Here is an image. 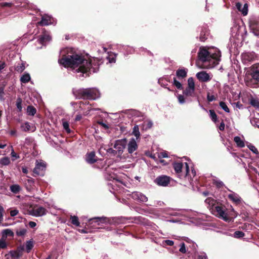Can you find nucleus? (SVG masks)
<instances>
[{
  "mask_svg": "<svg viewBox=\"0 0 259 259\" xmlns=\"http://www.w3.org/2000/svg\"><path fill=\"white\" fill-rule=\"evenodd\" d=\"M58 63L65 68L76 69L77 72L87 73L88 76L92 72H96V68L93 66L96 65L92 63L91 59H86L81 54L76 53L72 49L63 55L61 58L58 60Z\"/></svg>",
  "mask_w": 259,
  "mask_h": 259,
  "instance_id": "1",
  "label": "nucleus"
},
{
  "mask_svg": "<svg viewBox=\"0 0 259 259\" xmlns=\"http://www.w3.org/2000/svg\"><path fill=\"white\" fill-rule=\"evenodd\" d=\"M245 84L250 88L259 87V64L252 65L246 72L244 77Z\"/></svg>",
  "mask_w": 259,
  "mask_h": 259,
  "instance_id": "2",
  "label": "nucleus"
},
{
  "mask_svg": "<svg viewBox=\"0 0 259 259\" xmlns=\"http://www.w3.org/2000/svg\"><path fill=\"white\" fill-rule=\"evenodd\" d=\"M73 94L78 99L95 100L99 97V92L95 88L73 90Z\"/></svg>",
  "mask_w": 259,
  "mask_h": 259,
  "instance_id": "3",
  "label": "nucleus"
},
{
  "mask_svg": "<svg viewBox=\"0 0 259 259\" xmlns=\"http://www.w3.org/2000/svg\"><path fill=\"white\" fill-rule=\"evenodd\" d=\"M173 168L176 174L180 179L191 178L189 175V167L187 162L182 163L181 162H174L172 164Z\"/></svg>",
  "mask_w": 259,
  "mask_h": 259,
  "instance_id": "4",
  "label": "nucleus"
},
{
  "mask_svg": "<svg viewBox=\"0 0 259 259\" xmlns=\"http://www.w3.org/2000/svg\"><path fill=\"white\" fill-rule=\"evenodd\" d=\"M221 57V55L214 54L211 55L210 53L205 49L203 48H200L198 53V57L199 60L202 62L203 63H206L208 62L209 65H211V62L214 63V60H218L219 58Z\"/></svg>",
  "mask_w": 259,
  "mask_h": 259,
  "instance_id": "5",
  "label": "nucleus"
},
{
  "mask_svg": "<svg viewBox=\"0 0 259 259\" xmlns=\"http://www.w3.org/2000/svg\"><path fill=\"white\" fill-rule=\"evenodd\" d=\"M121 219L118 218H113L109 219L106 217H96L89 220L88 223L92 225L93 223H97L98 225H100L101 223L109 224L110 225H115L120 223Z\"/></svg>",
  "mask_w": 259,
  "mask_h": 259,
  "instance_id": "6",
  "label": "nucleus"
},
{
  "mask_svg": "<svg viewBox=\"0 0 259 259\" xmlns=\"http://www.w3.org/2000/svg\"><path fill=\"white\" fill-rule=\"evenodd\" d=\"M249 28L256 36H259V17H252L249 21Z\"/></svg>",
  "mask_w": 259,
  "mask_h": 259,
  "instance_id": "7",
  "label": "nucleus"
},
{
  "mask_svg": "<svg viewBox=\"0 0 259 259\" xmlns=\"http://www.w3.org/2000/svg\"><path fill=\"white\" fill-rule=\"evenodd\" d=\"M171 180H172V179L169 176L161 175L155 179L154 182L159 186L167 187Z\"/></svg>",
  "mask_w": 259,
  "mask_h": 259,
  "instance_id": "8",
  "label": "nucleus"
},
{
  "mask_svg": "<svg viewBox=\"0 0 259 259\" xmlns=\"http://www.w3.org/2000/svg\"><path fill=\"white\" fill-rule=\"evenodd\" d=\"M126 145V140L125 139L118 140L115 141L114 145V148L117 152V155L120 156L123 153V149Z\"/></svg>",
  "mask_w": 259,
  "mask_h": 259,
  "instance_id": "9",
  "label": "nucleus"
},
{
  "mask_svg": "<svg viewBox=\"0 0 259 259\" xmlns=\"http://www.w3.org/2000/svg\"><path fill=\"white\" fill-rule=\"evenodd\" d=\"M255 57L254 52H245L241 54V61L244 64H247L254 61Z\"/></svg>",
  "mask_w": 259,
  "mask_h": 259,
  "instance_id": "10",
  "label": "nucleus"
},
{
  "mask_svg": "<svg viewBox=\"0 0 259 259\" xmlns=\"http://www.w3.org/2000/svg\"><path fill=\"white\" fill-rule=\"evenodd\" d=\"M28 213L30 215L39 217L42 216L46 214L47 209L42 206L38 207L37 208H31L30 209L28 210Z\"/></svg>",
  "mask_w": 259,
  "mask_h": 259,
  "instance_id": "11",
  "label": "nucleus"
},
{
  "mask_svg": "<svg viewBox=\"0 0 259 259\" xmlns=\"http://www.w3.org/2000/svg\"><path fill=\"white\" fill-rule=\"evenodd\" d=\"M216 212L215 215L219 217L223 218L224 220H227L228 217L225 213V207L222 204H217L214 206V210Z\"/></svg>",
  "mask_w": 259,
  "mask_h": 259,
  "instance_id": "12",
  "label": "nucleus"
},
{
  "mask_svg": "<svg viewBox=\"0 0 259 259\" xmlns=\"http://www.w3.org/2000/svg\"><path fill=\"white\" fill-rule=\"evenodd\" d=\"M130 196L135 200L140 202H145L148 201V198L140 192L135 191L130 194Z\"/></svg>",
  "mask_w": 259,
  "mask_h": 259,
  "instance_id": "13",
  "label": "nucleus"
},
{
  "mask_svg": "<svg viewBox=\"0 0 259 259\" xmlns=\"http://www.w3.org/2000/svg\"><path fill=\"white\" fill-rule=\"evenodd\" d=\"M45 169L46 164L44 162H38L37 161L35 167L33 170V176L44 175Z\"/></svg>",
  "mask_w": 259,
  "mask_h": 259,
  "instance_id": "14",
  "label": "nucleus"
},
{
  "mask_svg": "<svg viewBox=\"0 0 259 259\" xmlns=\"http://www.w3.org/2000/svg\"><path fill=\"white\" fill-rule=\"evenodd\" d=\"M24 251V246L20 245L17 247L15 250H11L10 252V254L13 259H18L21 257L23 254Z\"/></svg>",
  "mask_w": 259,
  "mask_h": 259,
  "instance_id": "15",
  "label": "nucleus"
},
{
  "mask_svg": "<svg viewBox=\"0 0 259 259\" xmlns=\"http://www.w3.org/2000/svg\"><path fill=\"white\" fill-rule=\"evenodd\" d=\"M196 77L201 82H207L211 79L209 75L204 71L198 72L196 74Z\"/></svg>",
  "mask_w": 259,
  "mask_h": 259,
  "instance_id": "16",
  "label": "nucleus"
},
{
  "mask_svg": "<svg viewBox=\"0 0 259 259\" xmlns=\"http://www.w3.org/2000/svg\"><path fill=\"white\" fill-rule=\"evenodd\" d=\"M138 149V144L134 138H132L127 144V151L130 154L133 153Z\"/></svg>",
  "mask_w": 259,
  "mask_h": 259,
  "instance_id": "17",
  "label": "nucleus"
},
{
  "mask_svg": "<svg viewBox=\"0 0 259 259\" xmlns=\"http://www.w3.org/2000/svg\"><path fill=\"white\" fill-rule=\"evenodd\" d=\"M87 162L89 164H94L97 161V158L96 156L95 152L92 151L86 154L85 158Z\"/></svg>",
  "mask_w": 259,
  "mask_h": 259,
  "instance_id": "18",
  "label": "nucleus"
},
{
  "mask_svg": "<svg viewBox=\"0 0 259 259\" xmlns=\"http://www.w3.org/2000/svg\"><path fill=\"white\" fill-rule=\"evenodd\" d=\"M236 7L238 10L242 13L243 16H245L248 13V5L245 4L243 6L240 3H237Z\"/></svg>",
  "mask_w": 259,
  "mask_h": 259,
  "instance_id": "19",
  "label": "nucleus"
},
{
  "mask_svg": "<svg viewBox=\"0 0 259 259\" xmlns=\"http://www.w3.org/2000/svg\"><path fill=\"white\" fill-rule=\"evenodd\" d=\"M228 198L235 204H238L241 202V198L236 193H233L228 195Z\"/></svg>",
  "mask_w": 259,
  "mask_h": 259,
  "instance_id": "20",
  "label": "nucleus"
},
{
  "mask_svg": "<svg viewBox=\"0 0 259 259\" xmlns=\"http://www.w3.org/2000/svg\"><path fill=\"white\" fill-rule=\"evenodd\" d=\"M187 72L186 68H179L176 71V76L179 79L185 78L187 75Z\"/></svg>",
  "mask_w": 259,
  "mask_h": 259,
  "instance_id": "21",
  "label": "nucleus"
},
{
  "mask_svg": "<svg viewBox=\"0 0 259 259\" xmlns=\"http://www.w3.org/2000/svg\"><path fill=\"white\" fill-rule=\"evenodd\" d=\"M51 39V37L50 36V35L46 33H44L39 36L38 40L40 44L45 45L46 44L47 42L50 41Z\"/></svg>",
  "mask_w": 259,
  "mask_h": 259,
  "instance_id": "22",
  "label": "nucleus"
},
{
  "mask_svg": "<svg viewBox=\"0 0 259 259\" xmlns=\"http://www.w3.org/2000/svg\"><path fill=\"white\" fill-rule=\"evenodd\" d=\"M52 19V17L48 15H45L41 17V20L38 22V24L41 26L48 25L51 23Z\"/></svg>",
  "mask_w": 259,
  "mask_h": 259,
  "instance_id": "23",
  "label": "nucleus"
},
{
  "mask_svg": "<svg viewBox=\"0 0 259 259\" xmlns=\"http://www.w3.org/2000/svg\"><path fill=\"white\" fill-rule=\"evenodd\" d=\"M208 34L209 32L207 28L202 27L200 33L199 40L201 41H205L207 38V36H208Z\"/></svg>",
  "mask_w": 259,
  "mask_h": 259,
  "instance_id": "24",
  "label": "nucleus"
},
{
  "mask_svg": "<svg viewBox=\"0 0 259 259\" xmlns=\"http://www.w3.org/2000/svg\"><path fill=\"white\" fill-rule=\"evenodd\" d=\"M183 94L186 97H194L195 95V90L187 87L185 90H183Z\"/></svg>",
  "mask_w": 259,
  "mask_h": 259,
  "instance_id": "25",
  "label": "nucleus"
},
{
  "mask_svg": "<svg viewBox=\"0 0 259 259\" xmlns=\"http://www.w3.org/2000/svg\"><path fill=\"white\" fill-rule=\"evenodd\" d=\"M10 191L14 194H18L21 190V187L18 184L12 185L10 187Z\"/></svg>",
  "mask_w": 259,
  "mask_h": 259,
  "instance_id": "26",
  "label": "nucleus"
},
{
  "mask_svg": "<svg viewBox=\"0 0 259 259\" xmlns=\"http://www.w3.org/2000/svg\"><path fill=\"white\" fill-rule=\"evenodd\" d=\"M27 114L30 116H34L36 113V108L32 105H29L27 107Z\"/></svg>",
  "mask_w": 259,
  "mask_h": 259,
  "instance_id": "27",
  "label": "nucleus"
},
{
  "mask_svg": "<svg viewBox=\"0 0 259 259\" xmlns=\"http://www.w3.org/2000/svg\"><path fill=\"white\" fill-rule=\"evenodd\" d=\"M234 141L237 144V147L243 148L245 147V143L243 141L241 140L240 137L238 136L235 137L234 138Z\"/></svg>",
  "mask_w": 259,
  "mask_h": 259,
  "instance_id": "28",
  "label": "nucleus"
},
{
  "mask_svg": "<svg viewBox=\"0 0 259 259\" xmlns=\"http://www.w3.org/2000/svg\"><path fill=\"white\" fill-rule=\"evenodd\" d=\"M34 246L33 241L31 239L26 242V251L27 253H29Z\"/></svg>",
  "mask_w": 259,
  "mask_h": 259,
  "instance_id": "29",
  "label": "nucleus"
},
{
  "mask_svg": "<svg viewBox=\"0 0 259 259\" xmlns=\"http://www.w3.org/2000/svg\"><path fill=\"white\" fill-rule=\"evenodd\" d=\"M30 80V76L29 73H24L21 77L20 81L21 82L26 83Z\"/></svg>",
  "mask_w": 259,
  "mask_h": 259,
  "instance_id": "30",
  "label": "nucleus"
},
{
  "mask_svg": "<svg viewBox=\"0 0 259 259\" xmlns=\"http://www.w3.org/2000/svg\"><path fill=\"white\" fill-rule=\"evenodd\" d=\"M205 202L207 204H208L210 206H211L212 207H214L216 204H219V203H218L215 200L210 197L206 199L205 200Z\"/></svg>",
  "mask_w": 259,
  "mask_h": 259,
  "instance_id": "31",
  "label": "nucleus"
},
{
  "mask_svg": "<svg viewBox=\"0 0 259 259\" xmlns=\"http://www.w3.org/2000/svg\"><path fill=\"white\" fill-rule=\"evenodd\" d=\"M70 221H71V223L76 226H80V222H79V220H78V218L77 216H75V215H73V216H71L70 217Z\"/></svg>",
  "mask_w": 259,
  "mask_h": 259,
  "instance_id": "32",
  "label": "nucleus"
},
{
  "mask_svg": "<svg viewBox=\"0 0 259 259\" xmlns=\"http://www.w3.org/2000/svg\"><path fill=\"white\" fill-rule=\"evenodd\" d=\"M10 163V160L8 157H4L0 159V164L2 165H8Z\"/></svg>",
  "mask_w": 259,
  "mask_h": 259,
  "instance_id": "33",
  "label": "nucleus"
},
{
  "mask_svg": "<svg viewBox=\"0 0 259 259\" xmlns=\"http://www.w3.org/2000/svg\"><path fill=\"white\" fill-rule=\"evenodd\" d=\"M25 67L23 63H18L15 67V70L18 72L21 73L25 69Z\"/></svg>",
  "mask_w": 259,
  "mask_h": 259,
  "instance_id": "34",
  "label": "nucleus"
},
{
  "mask_svg": "<svg viewBox=\"0 0 259 259\" xmlns=\"http://www.w3.org/2000/svg\"><path fill=\"white\" fill-rule=\"evenodd\" d=\"M143 127L145 130L151 128L153 126V122L150 120H147L144 122Z\"/></svg>",
  "mask_w": 259,
  "mask_h": 259,
  "instance_id": "35",
  "label": "nucleus"
},
{
  "mask_svg": "<svg viewBox=\"0 0 259 259\" xmlns=\"http://www.w3.org/2000/svg\"><path fill=\"white\" fill-rule=\"evenodd\" d=\"M133 134L136 137L137 140L140 138V133L138 125H135L133 128Z\"/></svg>",
  "mask_w": 259,
  "mask_h": 259,
  "instance_id": "36",
  "label": "nucleus"
},
{
  "mask_svg": "<svg viewBox=\"0 0 259 259\" xmlns=\"http://www.w3.org/2000/svg\"><path fill=\"white\" fill-rule=\"evenodd\" d=\"M2 233L7 237H13L14 236V233L12 231H11V230L10 229H5V230H4L2 232Z\"/></svg>",
  "mask_w": 259,
  "mask_h": 259,
  "instance_id": "37",
  "label": "nucleus"
},
{
  "mask_svg": "<svg viewBox=\"0 0 259 259\" xmlns=\"http://www.w3.org/2000/svg\"><path fill=\"white\" fill-rule=\"evenodd\" d=\"M5 85L4 84L0 85V100L2 101H4L5 100Z\"/></svg>",
  "mask_w": 259,
  "mask_h": 259,
  "instance_id": "38",
  "label": "nucleus"
},
{
  "mask_svg": "<svg viewBox=\"0 0 259 259\" xmlns=\"http://www.w3.org/2000/svg\"><path fill=\"white\" fill-rule=\"evenodd\" d=\"M27 230L25 229H17L16 234L18 236H23L26 233Z\"/></svg>",
  "mask_w": 259,
  "mask_h": 259,
  "instance_id": "39",
  "label": "nucleus"
},
{
  "mask_svg": "<svg viewBox=\"0 0 259 259\" xmlns=\"http://www.w3.org/2000/svg\"><path fill=\"white\" fill-rule=\"evenodd\" d=\"M188 87L195 90V82L193 77H189L188 79Z\"/></svg>",
  "mask_w": 259,
  "mask_h": 259,
  "instance_id": "40",
  "label": "nucleus"
},
{
  "mask_svg": "<svg viewBox=\"0 0 259 259\" xmlns=\"http://www.w3.org/2000/svg\"><path fill=\"white\" fill-rule=\"evenodd\" d=\"M210 117L211 120L215 122L217 120L218 116L213 110H209Z\"/></svg>",
  "mask_w": 259,
  "mask_h": 259,
  "instance_id": "41",
  "label": "nucleus"
},
{
  "mask_svg": "<svg viewBox=\"0 0 259 259\" xmlns=\"http://www.w3.org/2000/svg\"><path fill=\"white\" fill-rule=\"evenodd\" d=\"M22 99L20 98H18L17 99V101H16V106H17V108L18 109V111L19 112L22 111Z\"/></svg>",
  "mask_w": 259,
  "mask_h": 259,
  "instance_id": "42",
  "label": "nucleus"
},
{
  "mask_svg": "<svg viewBox=\"0 0 259 259\" xmlns=\"http://www.w3.org/2000/svg\"><path fill=\"white\" fill-rule=\"evenodd\" d=\"M173 84L176 86V87L178 90H183V88L181 83H180L179 81L177 80L176 78H174Z\"/></svg>",
  "mask_w": 259,
  "mask_h": 259,
  "instance_id": "43",
  "label": "nucleus"
},
{
  "mask_svg": "<svg viewBox=\"0 0 259 259\" xmlns=\"http://www.w3.org/2000/svg\"><path fill=\"white\" fill-rule=\"evenodd\" d=\"M245 236L244 232L242 231H237L234 233V237L236 238H241Z\"/></svg>",
  "mask_w": 259,
  "mask_h": 259,
  "instance_id": "44",
  "label": "nucleus"
},
{
  "mask_svg": "<svg viewBox=\"0 0 259 259\" xmlns=\"http://www.w3.org/2000/svg\"><path fill=\"white\" fill-rule=\"evenodd\" d=\"M219 105L220 106V107L225 111H226V112H228L229 113L230 112V109L228 107V106H227L226 104L223 102V101H221L219 103Z\"/></svg>",
  "mask_w": 259,
  "mask_h": 259,
  "instance_id": "45",
  "label": "nucleus"
},
{
  "mask_svg": "<svg viewBox=\"0 0 259 259\" xmlns=\"http://www.w3.org/2000/svg\"><path fill=\"white\" fill-rule=\"evenodd\" d=\"M88 104V101H85L84 102L80 101L79 103V108L80 110L84 111L86 110L85 106L86 105Z\"/></svg>",
  "mask_w": 259,
  "mask_h": 259,
  "instance_id": "46",
  "label": "nucleus"
},
{
  "mask_svg": "<svg viewBox=\"0 0 259 259\" xmlns=\"http://www.w3.org/2000/svg\"><path fill=\"white\" fill-rule=\"evenodd\" d=\"M248 148L251 150L253 153L255 154H258L259 152L257 149L255 148L254 146L252 145L251 144H249V145H247Z\"/></svg>",
  "mask_w": 259,
  "mask_h": 259,
  "instance_id": "47",
  "label": "nucleus"
},
{
  "mask_svg": "<svg viewBox=\"0 0 259 259\" xmlns=\"http://www.w3.org/2000/svg\"><path fill=\"white\" fill-rule=\"evenodd\" d=\"M86 110L83 112V114L84 115H87L90 113V112L92 110L91 105L90 104L89 102L88 101V104L86 105L85 106Z\"/></svg>",
  "mask_w": 259,
  "mask_h": 259,
  "instance_id": "48",
  "label": "nucleus"
},
{
  "mask_svg": "<svg viewBox=\"0 0 259 259\" xmlns=\"http://www.w3.org/2000/svg\"><path fill=\"white\" fill-rule=\"evenodd\" d=\"M63 126L64 129L67 132V133H70V129L69 128V123L67 121L63 122Z\"/></svg>",
  "mask_w": 259,
  "mask_h": 259,
  "instance_id": "49",
  "label": "nucleus"
},
{
  "mask_svg": "<svg viewBox=\"0 0 259 259\" xmlns=\"http://www.w3.org/2000/svg\"><path fill=\"white\" fill-rule=\"evenodd\" d=\"M11 155L12 156V161H14L16 159L20 158L19 155L15 152L14 149H12L11 153Z\"/></svg>",
  "mask_w": 259,
  "mask_h": 259,
  "instance_id": "50",
  "label": "nucleus"
},
{
  "mask_svg": "<svg viewBox=\"0 0 259 259\" xmlns=\"http://www.w3.org/2000/svg\"><path fill=\"white\" fill-rule=\"evenodd\" d=\"M251 105L254 107H259V101L257 100L252 99L250 101Z\"/></svg>",
  "mask_w": 259,
  "mask_h": 259,
  "instance_id": "51",
  "label": "nucleus"
},
{
  "mask_svg": "<svg viewBox=\"0 0 259 259\" xmlns=\"http://www.w3.org/2000/svg\"><path fill=\"white\" fill-rule=\"evenodd\" d=\"M184 95H179L178 96V99L180 104H184L185 103V98Z\"/></svg>",
  "mask_w": 259,
  "mask_h": 259,
  "instance_id": "52",
  "label": "nucleus"
},
{
  "mask_svg": "<svg viewBox=\"0 0 259 259\" xmlns=\"http://www.w3.org/2000/svg\"><path fill=\"white\" fill-rule=\"evenodd\" d=\"M2 7H11L13 6V4L11 3L3 2L0 3Z\"/></svg>",
  "mask_w": 259,
  "mask_h": 259,
  "instance_id": "53",
  "label": "nucleus"
},
{
  "mask_svg": "<svg viewBox=\"0 0 259 259\" xmlns=\"http://www.w3.org/2000/svg\"><path fill=\"white\" fill-rule=\"evenodd\" d=\"M207 100L208 102H211L212 101L215 100L216 98L214 95H211L209 93H208L207 95Z\"/></svg>",
  "mask_w": 259,
  "mask_h": 259,
  "instance_id": "54",
  "label": "nucleus"
},
{
  "mask_svg": "<svg viewBox=\"0 0 259 259\" xmlns=\"http://www.w3.org/2000/svg\"><path fill=\"white\" fill-rule=\"evenodd\" d=\"M181 247L179 249V251L182 252V253H186V247H185V244L184 242H182L181 243Z\"/></svg>",
  "mask_w": 259,
  "mask_h": 259,
  "instance_id": "55",
  "label": "nucleus"
},
{
  "mask_svg": "<svg viewBox=\"0 0 259 259\" xmlns=\"http://www.w3.org/2000/svg\"><path fill=\"white\" fill-rule=\"evenodd\" d=\"M107 152L111 154H112L113 156H115L116 155H117V152H116L115 150L113 149L112 148H108L106 150Z\"/></svg>",
  "mask_w": 259,
  "mask_h": 259,
  "instance_id": "56",
  "label": "nucleus"
},
{
  "mask_svg": "<svg viewBox=\"0 0 259 259\" xmlns=\"http://www.w3.org/2000/svg\"><path fill=\"white\" fill-rule=\"evenodd\" d=\"M7 247V244L6 241L0 240V248L5 249Z\"/></svg>",
  "mask_w": 259,
  "mask_h": 259,
  "instance_id": "57",
  "label": "nucleus"
},
{
  "mask_svg": "<svg viewBox=\"0 0 259 259\" xmlns=\"http://www.w3.org/2000/svg\"><path fill=\"white\" fill-rule=\"evenodd\" d=\"M158 157L160 158L168 157L167 153L166 152H160L159 154Z\"/></svg>",
  "mask_w": 259,
  "mask_h": 259,
  "instance_id": "58",
  "label": "nucleus"
},
{
  "mask_svg": "<svg viewBox=\"0 0 259 259\" xmlns=\"http://www.w3.org/2000/svg\"><path fill=\"white\" fill-rule=\"evenodd\" d=\"M19 213V211L17 209H14V210H12L11 211H10V215L12 217H15L16 215H17Z\"/></svg>",
  "mask_w": 259,
  "mask_h": 259,
  "instance_id": "59",
  "label": "nucleus"
},
{
  "mask_svg": "<svg viewBox=\"0 0 259 259\" xmlns=\"http://www.w3.org/2000/svg\"><path fill=\"white\" fill-rule=\"evenodd\" d=\"M164 242L166 245L168 246H172L174 244V242L170 240H165Z\"/></svg>",
  "mask_w": 259,
  "mask_h": 259,
  "instance_id": "60",
  "label": "nucleus"
},
{
  "mask_svg": "<svg viewBox=\"0 0 259 259\" xmlns=\"http://www.w3.org/2000/svg\"><path fill=\"white\" fill-rule=\"evenodd\" d=\"M4 211V208L2 206L0 205V222H1L3 220V212Z\"/></svg>",
  "mask_w": 259,
  "mask_h": 259,
  "instance_id": "61",
  "label": "nucleus"
},
{
  "mask_svg": "<svg viewBox=\"0 0 259 259\" xmlns=\"http://www.w3.org/2000/svg\"><path fill=\"white\" fill-rule=\"evenodd\" d=\"M98 123L106 130H107L109 128V126L104 123L103 121H99L98 122Z\"/></svg>",
  "mask_w": 259,
  "mask_h": 259,
  "instance_id": "62",
  "label": "nucleus"
},
{
  "mask_svg": "<svg viewBox=\"0 0 259 259\" xmlns=\"http://www.w3.org/2000/svg\"><path fill=\"white\" fill-rule=\"evenodd\" d=\"M225 123L223 121H222V122L220 123V125L219 126V130L221 131H223L225 130Z\"/></svg>",
  "mask_w": 259,
  "mask_h": 259,
  "instance_id": "63",
  "label": "nucleus"
},
{
  "mask_svg": "<svg viewBox=\"0 0 259 259\" xmlns=\"http://www.w3.org/2000/svg\"><path fill=\"white\" fill-rule=\"evenodd\" d=\"M251 123L253 126H255L259 128V120L255 121V120L251 121Z\"/></svg>",
  "mask_w": 259,
  "mask_h": 259,
  "instance_id": "64",
  "label": "nucleus"
}]
</instances>
